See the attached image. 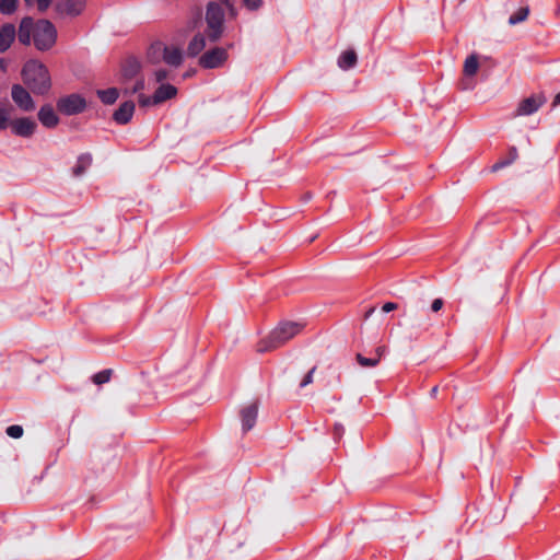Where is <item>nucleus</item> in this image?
<instances>
[{
  "label": "nucleus",
  "instance_id": "obj_1",
  "mask_svg": "<svg viewBox=\"0 0 560 560\" xmlns=\"http://www.w3.org/2000/svg\"><path fill=\"white\" fill-rule=\"evenodd\" d=\"M57 36V28L49 20H34L32 16H24L20 21L18 39L24 46H30L33 43L38 51L45 52L56 45Z\"/></svg>",
  "mask_w": 560,
  "mask_h": 560
},
{
  "label": "nucleus",
  "instance_id": "obj_2",
  "mask_svg": "<svg viewBox=\"0 0 560 560\" xmlns=\"http://www.w3.org/2000/svg\"><path fill=\"white\" fill-rule=\"evenodd\" d=\"M23 83L36 95H46L51 89L48 68L38 59H28L21 70Z\"/></svg>",
  "mask_w": 560,
  "mask_h": 560
},
{
  "label": "nucleus",
  "instance_id": "obj_3",
  "mask_svg": "<svg viewBox=\"0 0 560 560\" xmlns=\"http://www.w3.org/2000/svg\"><path fill=\"white\" fill-rule=\"evenodd\" d=\"M304 328L303 323L281 320L268 336L258 343V352H268L282 347L289 340L298 336Z\"/></svg>",
  "mask_w": 560,
  "mask_h": 560
},
{
  "label": "nucleus",
  "instance_id": "obj_4",
  "mask_svg": "<svg viewBox=\"0 0 560 560\" xmlns=\"http://www.w3.org/2000/svg\"><path fill=\"white\" fill-rule=\"evenodd\" d=\"M206 35L210 43H217L224 34L225 13L222 5L210 1L206 7Z\"/></svg>",
  "mask_w": 560,
  "mask_h": 560
},
{
  "label": "nucleus",
  "instance_id": "obj_5",
  "mask_svg": "<svg viewBox=\"0 0 560 560\" xmlns=\"http://www.w3.org/2000/svg\"><path fill=\"white\" fill-rule=\"evenodd\" d=\"M86 101L80 94L73 93L57 101V109L67 116L78 115L85 110Z\"/></svg>",
  "mask_w": 560,
  "mask_h": 560
},
{
  "label": "nucleus",
  "instance_id": "obj_6",
  "mask_svg": "<svg viewBox=\"0 0 560 560\" xmlns=\"http://www.w3.org/2000/svg\"><path fill=\"white\" fill-rule=\"evenodd\" d=\"M229 58V52L226 48L215 46L206 52H203L198 60V65L202 69H217L224 65V62Z\"/></svg>",
  "mask_w": 560,
  "mask_h": 560
},
{
  "label": "nucleus",
  "instance_id": "obj_7",
  "mask_svg": "<svg viewBox=\"0 0 560 560\" xmlns=\"http://www.w3.org/2000/svg\"><path fill=\"white\" fill-rule=\"evenodd\" d=\"M11 97L14 104L23 112H33L36 104L27 89L19 83L11 88Z\"/></svg>",
  "mask_w": 560,
  "mask_h": 560
},
{
  "label": "nucleus",
  "instance_id": "obj_8",
  "mask_svg": "<svg viewBox=\"0 0 560 560\" xmlns=\"http://www.w3.org/2000/svg\"><path fill=\"white\" fill-rule=\"evenodd\" d=\"M10 128L16 137L31 138L37 129V124L31 117H20L10 121Z\"/></svg>",
  "mask_w": 560,
  "mask_h": 560
},
{
  "label": "nucleus",
  "instance_id": "obj_9",
  "mask_svg": "<svg viewBox=\"0 0 560 560\" xmlns=\"http://www.w3.org/2000/svg\"><path fill=\"white\" fill-rule=\"evenodd\" d=\"M258 408L259 401L255 400L241 409L240 417L242 422V432L244 434L255 427L258 417Z\"/></svg>",
  "mask_w": 560,
  "mask_h": 560
},
{
  "label": "nucleus",
  "instance_id": "obj_10",
  "mask_svg": "<svg viewBox=\"0 0 560 560\" xmlns=\"http://www.w3.org/2000/svg\"><path fill=\"white\" fill-rule=\"evenodd\" d=\"M546 103V97L542 94L532 95L524 98L516 109V115L528 116L536 113Z\"/></svg>",
  "mask_w": 560,
  "mask_h": 560
},
{
  "label": "nucleus",
  "instance_id": "obj_11",
  "mask_svg": "<svg viewBox=\"0 0 560 560\" xmlns=\"http://www.w3.org/2000/svg\"><path fill=\"white\" fill-rule=\"evenodd\" d=\"M16 37L18 30L14 24H2L0 26V52L3 54L9 50Z\"/></svg>",
  "mask_w": 560,
  "mask_h": 560
},
{
  "label": "nucleus",
  "instance_id": "obj_12",
  "mask_svg": "<svg viewBox=\"0 0 560 560\" xmlns=\"http://www.w3.org/2000/svg\"><path fill=\"white\" fill-rule=\"evenodd\" d=\"M135 107L136 106L132 101L121 103L113 114L114 121L118 125L128 124L132 119Z\"/></svg>",
  "mask_w": 560,
  "mask_h": 560
},
{
  "label": "nucleus",
  "instance_id": "obj_13",
  "mask_svg": "<svg viewBox=\"0 0 560 560\" xmlns=\"http://www.w3.org/2000/svg\"><path fill=\"white\" fill-rule=\"evenodd\" d=\"M37 116L40 124L48 129H52L59 124V117L50 104L43 105L39 108Z\"/></svg>",
  "mask_w": 560,
  "mask_h": 560
},
{
  "label": "nucleus",
  "instance_id": "obj_14",
  "mask_svg": "<svg viewBox=\"0 0 560 560\" xmlns=\"http://www.w3.org/2000/svg\"><path fill=\"white\" fill-rule=\"evenodd\" d=\"M86 5V0H65L62 4H58L57 9L60 13L75 18L80 15Z\"/></svg>",
  "mask_w": 560,
  "mask_h": 560
},
{
  "label": "nucleus",
  "instance_id": "obj_15",
  "mask_svg": "<svg viewBox=\"0 0 560 560\" xmlns=\"http://www.w3.org/2000/svg\"><path fill=\"white\" fill-rule=\"evenodd\" d=\"M207 39H208V37H207L206 33L203 34V33L198 32L197 34H195L194 37L190 39V42L187 45V49H186L187 57H189V58L197 57L206 48Z\"/></svg>",
  "mask_w": 560,
  "mask_h": 560
},
{
  "label": "nucleus",
  "instance_id": "obj_16",
  "mask_svg": "<svg viewBox=\"0 0 560 560\" xmlns=\"http://www.w3.org/2000/svg\"><path fill=\"white\" fill-rule=\"evenodd\" d=\"M154 100L153 102L155 104H161L163 102H166L177 95V89L176 86L170 84V83H162L155 91H154Z\"/></svg>",
  "mask_w": 560,
  "mask_h": 560
},
{
  "label": "nucleus",
  "instance_id": "obj_17",
  "mask_svg": "<svg viewBox=\"0 0 560 560\" xmlns=\"http://www.w3.org/2000/svg\"><path fill=\"white\" fill-rule=\"evenodd\" d=\"M183 52L178 47L165 46L163 49V60L172 66L179 67L183 63Z\"/></svg>",
  "mask_w": 560,
  "mask_h": 560
},
{
  "label": "nucleus",
  "instance_id": "obj_18",
  "mask_svg": "<svg viewBox=\"0 0 560 560\" xmlns=\"http://www.w3.org/2000/svg\"><path fill=\"white\" fill-rule=\"evenodd\" d=\"M141 70V63L136 57H128L121 66V74L125 79H132Z\"/></svg>",
  "mask_w": 560,
  "mask_h": 560
},
{
  "label": "nucleus",
  "instance_id": "obj_19",
  "mask_svg": "<svg viewBox=\"0 0 560 560\" xmlns=\"http://www.w3.org/2000/svg\"><path fill=\"white\" fill-rule=\"evenodd\" d=\"M518 158V152L516 147H510L506 156L500 158L492 166V172H498L506 166H510L514 163Z\"/></svg>",
  "mask_w": 560,
  "mask_h": 560
},
{
  "label": "nucleus",
  "instance_id": "obj_20",
  "mask_svg": "<svg viewBox=\"0 0 560 560\" xmlns=\"http://www.w3.org/2000/svg\"><path fill=\"white\" fill-rule=\"evenodd\" d=\"M358 56L353 49H348L341 52L338 58V66L343 70H349L357 65Z\"/></svg>",
  "mask_w": 560,
  "mask_h": 560
},
{
  "label": "nucleus",
  "instance_id": "obj_21",
  "mask_svg": "<svg viewBox=\"0 0 560 560\" xmlns=\"http://www.w3.org/2000/svg\"><path fill=\"white\" fill-rule=\"evenodd\" d=\"M92 164V155L90 153H82L78 156L77 163L72 170L74 176H81Z\"/></svg>",
  "mask_w": 560,
  "mask_h": 560
},
{
  "label": "nucleus",
  "instance_id": "obj_22",
  "mask_svg": "<svg viewBox=\"0 0 560 560\" xmlns=\"http://www.w3.org/2000/svg\"><path fill=\"white\" fill-rule=\"evenodd\" d=\"M118 96L119 92L116 88H108L105 90L97 91V97L105 105H113L117 101Z\"/></svg>",
  "mask_w": 560,
  "mask_h": 560
},
{
  "label": "nucleus",
  "instance_id": "obj_23",
  "mask_svg": "<svg viewBox=\"0 0 560 560\" xmlns=\"http://www.w3.org/2000/svg\"><path fill=\"white\" fill-rule=\"evenodd\" d=\"M479 68L478 57L476 55H470L466 58L464 62V74L466 77H472L477 73Z\"/></svg>",
  "mask_w": 560,
  "mask_h": 560
},
{
  "label": "nucleus",
  "instance_id": "obj_24",
  "mask_svg": "<svg viewBox=\"0 0 560 560\" xmlns=\"http://www.w3.org/2000/svg\"><path fill=\"white\" fill-rule=\"evenodd\" d=\"M529 14V8L521 7L518 8L514 13H512L509 18V24L510 25H516L521 22H524Z\"/></svg>",
  "mask_w": 560,
  "mask_h": 560
},
{
  "label": "nucleus",
  "instance_id": "obj_25",
  "mask_svg": "<svg viewBox=\"0 0 560 560\" xmlns=\"http://www.w3.org/2000/svg\"><path fill=\"white\" fill-rule=\"evenodd\" d=\"M19 5V0H0V13L4 15L13 14Z\"/></svg>",
  "mask_w": 560,
  "mask_h": 560
},
{
  "label": "nucleus",
  "instance_id": "obj_26",
  "mask_svg": "<svg viewBox=\"0 0 560 560\" xmlns=\"http://www.w3.org/2000/svg\"><path fill=\"white\" fill-rule=\"evenodd\" d=\"M112 375V369H104L92 376V382L96 385H103L110 381Z\"/></svg>",
  "mask_w": 560,
  "mask_h": 560
},
{
  "label": "nucleus",
  "instance_id": "obj_27",
  "mask_svg": "<svg viewBox=\"0 0 560 560\" xmlns=\"http://www.w3.org/2000/svg\"><path fill=\"white\" fill-rule=\"evenodd\" d=\"M355 359L357 362L363 368H375L380 363L378 358H366L361 353H358Z\"/></svg>",
  "mask_w": 560,
  "mask_h": 560
},
{
  "label": "nucleus",
  "instance_id": "obj_28",
  "mask_svg": "<svg viewBox=\"0 0 560 560\" xmlns=\"http://www.w3.org/2000/svg\"><path fill=\"white\" fill-rule=\"evenodd\" d=\"M5 432L12 439H20L23 435V428L18 424H12L7 428Z\"/></svg>",
  "mask_w": 560,
  "mask_h": 560
},
{
  "label": "nucleus",
  "instance_id": "obj_29",
  "mask_svg": "<svg viewBox=\"0 0 560 560\" xmlns=\"http://www.w3.org/2000/svg\"><path fill=\"white\" fill-rule=\"evenodd\" d=\"M154 94L152 96H147L145 94H139L138 102L141 107H148L152 105H156L154 102Z\"/></svg>",
  "mask_w": 560,
  "mask_h": 560
},
{
  "label": "nucleus",
  "instance_id": "obj_30",
  "mask_svg": "<svg viewBox=\"0 0 560 560\" xmlns=\"http://www.w3.org/2000/svg\"><path fill=\"white\" fill-rule=\"evenodd\" d=\"M317 366L314 365L305 375L304 377L302 378L301 383H300V387L303 388L310 384L313 383V376H314V373L316 371Z\"/></svg>",
  "mask_w": 560,
  "mask_h": 560
},
{
  "label": "nucleus",
  "instance_id": "obj_31",
  "mask_svg": "<svg viewBox=\"0 0 560 560\" xmlns=\"http://www.w3.org/2000/svg\"><path fill=\"white\" fill-rule=\"evenodd\" d=\"M244 7L249 11H257L262 5V0H242Z\"/></svg>",
  "mask_w": 560,
  "mask_h": 560
},
{
  "label": "nucleus",
  "instance_id": "obj_32",
  "mask_svg": "<svg viewBox=\"0 0 560 560\" xmlns=\"http://www.w3.org/2000/svg\"><path fill=\"white\" fill-rule=\"evenodd\" d=\"M10 119L7 109L0 108V130H4L10 126Z\"/></svg>",
  "mask_w": 560,
  "mask_h": 560
},
{
  "label": "nucleus",
  "instance_id": "obj_33",
  "mask_svg": "<svg viewBox=\"0 0 560 560\" xmlns=\"http://www.w3.org/2000/svg\"><path fill=\"white\" fill-rule=\"evenodd\" d=\"M345 434V428L342 424L340 423H336L334 425V430H332V438L335 440V442H339V440L342 438V435Z\"/></svg>",
  "mask_w": 560,
  "mask_h": 560
},
{
  "label": "nucleus",
  "instance_id": "obj_34",
  "mask_svg": "<svg viewBox=\"0 0 560 560\" xmlns=\"http://www.w3.org/2000/svg\"><path fill=\"white\" fill-rule=\"evenodd\" d=\"M154 77H155V81L161 83V82H163L164 80L167 79L168 71L166 69H158L154 72Z\"/></svg>",
  "mask_w": 560,
  "mask_h": 560
},
{
  "label": "nucleus",
  "instance_id": "obj_35",
  "mask_svg": "<svg viewBox=\"0 0 560 560\" xmlns=\"http://www.w3.org/2000/svg\"><path fill=\"white\" fill-rule=\"evenodd\" d=\"M443 305H444L443 299L438 298L432 301L430 308L433 313H438L439 311L442 310Z\"/></svg>",
  "mask_w": 560,
  "mask_h": 560
},
{
  "label": "nucleus",
  "instance_id": "obj_36",
  "mask_svg": "<svg viewBox=\"0 0 560 560\" xmlns=\"http://www.w3.org/2000/svg\"><path fill=\"white\" fill-rule=\"evenodd\" d=\"M37 3V10L43 13L45 12L51 4L52 0H35Z\"/></svg>",
  "mask_w": 560,
  "mask_h": 560
},
{
  "label": "nucleus",
  "instance_id": "obj_37",
  "mask_svg": "<svg viewBox=\"0 0 560 560\" xmlns=\"http://www.w3.org/2000/svg\"><path fill=\"white\" fill-rule=\"evenodd\" d=\"M397 308H398V305H397L396 303H394V302H386V303H385V304H383V306H382V311H383L384 313H389V312L395 311V310H397Z\"/></svg>",
  "mask_w": 560,
  "mask_h": 560
},
{
  "label": "nucleus",
  "instance_id": "obj_38",
  "mask_svg": "<svg viewBox=\"0 0 560 560\" xmlns=\"http://www.w3.org/2000/svg\"><path fill=\"white\" fill-rule=\"evenodd\" d=\"M143 89H144V80L143 79L137 80L132 88V93H139Z\"/></svg>",
  "mask_w": 560,
  "mask_h": 560
},
{
  "label": "nucleus",
  "instance_id": "obj_39",
  "mask_svg": "<svg viewBox=\"0 0 560 560\" xmlns=\"http://www.w3.org/2000/svg\"><path fill=\"white\" fill-rule=\"evenodd\" d=\"M224 7L226 8L231 18H235L237 15V10L232 1Z\"/></svg>",
  "mask_w": 560,
  "mask_h": 560
},
{
  "label": "nucleus",
  "instance_id": "obj_40",
  "mask_svg": "<svg viewBox=\"0 0 560 560\" xmlns=\"http://www.w3.org/2000/svg\"><path fill=\"white\" fill-rule=\"evenodd\" d=\"M385 352H386L385 346H378L375 349V357L374 358H378V362H380L381 358L385 354Z\"/></svg>",
  "mask_w": 560,
  "mask_h": 560
},
{
  "label": "nucleus",
  "instance_id": "obj_41",
  "mask_svg": "<svg viewBox=\"0 0 560 560\" xmlns=\"http://www.w3.org/2000/svg\"><path fill=\"white\" fill-rule=\"evenodd\" d=\"M8 61L4 58H0V72H7Z\"/></svg>",
  "mask_w": 560,
  "mask_h": 560
},
{
  "label": "nucleus",
  "instance_id": "obj_42",
  "mask_svg": "<svg viewBox=\"0 0 560 560\" xmlns=\"http://www.w3.org/2000/svg\"><path fill=\"white\" fill-rule=\"evenodd\" d=\"M438 392H439V387H438V385L433 386V387H432V389L430 390V396H431L432 398H435V397H436V395H438Z\"/></svg>",
  "mask_w": 560,
  "mask_h": 560
},
{
  "label": "nucleus",
  "instance_id": "obj_43",
  "mask_svg": "<svg viewBox=\"0 0 560 560\" xmlns=\"http://www.w3.org/2000/svg\"><path fill=\"white\" fill-rule=\"evenodd\" d=\"M311 198H312L311 192H306V194H304V195H303V201H304V202H306V201L311 200Z\"/></svg>",
  "mask_w": 560,
  "mask_h": 560
},
{
  "label": "nucleus",
  "instance_id": "obj_44",
  "mask_svg": "<svg viewBox=\"0 0 560 560\" xmlns=\"http://www.w3.org/2000/svg\"><path fill=\"white\" fill-rule=\"evenodd\" d=\"M558 104H560V92L556 95L555 101H553V105H558Z\"/></svg>",
  "mask_w": 560,
  "mask_h": 560
},
{
  "label": "nucleus",
  "instance_id": "obj_45",
  "mask_svg": "<svg viewBox=\"0 0 560 560\" xmlns=\"http://www.w3.org/2000/svg\"><path fill=\"white\" fill-rule=\"evenodd\" d=\"M218 1H219L218 3L223 4V5L231 2V0H218Z\"/></svg>",
  "mask_w": 560,
  "mask_h": 560
},
{
  "label": "nucleus",
  "instance_id": "obj_46",
  "mask_svg": "<svg viewBox=\"0 0 560 560\" xmlns=\"http://www.w3.org/2000/svg\"><path fill=\"white\" fill-rule=\"evenodd\" d=\"M24 2H25L26 5H32L34 0H24Z\"/></svg>",
  "mask_w": 560,
  "mask_h": 560
},
{
  "label": "nucleus",
  "instance_id": "obj_47",
  "mask_svg": "<svg viewBox=\"0 0 560 560\" xmlns=\"http://www.w3.org/2000/svg\"><path fill=\"white\" fill-rule=\"evenodd\" d=\"M191 74V71H188L185 77H189Z\"/></svg>",
  "mask_w": 560,
  "mask_h": 560
},
{
  "label": "nucleus",
  "instance_id": "obj_48",
  "mask_svg": "<svg viewBox=\"0 0 560 560\" xmlns=\"http://www.w3.org/2000/svg\"><path fill=\"white\" fill-rule=\"evenodd\" d=\"M191 74V71H188L185 77H189Z\"/></svg>",
  "mask_w": 560,
  "mask_h": 560
},
{
  "label": "nucleus",
  "instance_id": "obj_49",
  "mask_svg": "<svg viewBox=\"0 0 560 560\" xmlns=\"http://www.w3.org/2000/svg\"><path fill=\"white\" fill-rule=\"evenodd\" d=\"M372 312H373V308H370V311H369V313L366 314V316H369V315H370V313H372Z\"/></svg>",
  "mask_w": 560,
  "mask_h": 560
}]
</instances>
